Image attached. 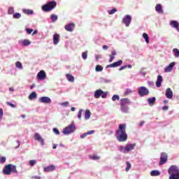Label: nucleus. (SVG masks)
<instances>
[{
    "instance_id": "obj_14",
    "label": "nucleus",
    "mask_w": 179,
    "mask_h": 179,
    "mask_svg": "<svg viewBox=\"0 0 179 179\" xmlns=\"http://www.w3.org/2000/svg\"><path fill=\"white\" fill-rule=\"evenodd\" d=\"M34 139L35 141H38V142H40L41 145L42 146L44 145V139L40 136L38 133H36L34 135Z\"/></svg>"
},
{
    "instance_id": "obj_39",
    "label": "nucleus",
    "mask_w": 179,
    "mask_h": 179,
    "mask_svg": "<svg viewBox=\"0 0 179 179\" xmlns=\"http://www.w3.org/2000/svg\"><path fill=\"white\" fill-rule=\"evenodd\" d=\"M8 15H13L15 13V10L13 9V7H10L8 10Z\"/></svg>"
},
{
    "instance_id": "obj_38",
    "label": "nucleus",
    "mask_w": 179,
    "mask_h": 179,
    "mask_svg": "<svg viewBox=\"0 0 179 179\" xmlns=\"http://www.w3.org/2000/svg\"><path fill=\"white\" fill-rule=\"evenodd\" d=\"M22 17V15L19 13H16L13 15V19H20Z\"/></svg>"
},
{
    "instance_id": "obj_23",
    "label": "nucleus",
    "mask_w": 179,
    "mask_h": 179,
    "mask_svg": "<svg viewBox=\"0 0 179 179\" xmlns=\"http://www.w3.org/2000/svg\"><path fill=\"white\" fill-rule=\"evenodd\" d=\"M171 26L174 29H178L179 23L177 21L173 20V21H171Z\"/></svg>"
},
{
    "instance_id": "obj_27",
    "label": "nucleus",
    "mask_w": 179,
    "mask_h": 179,
    "mask_svg": "<svg viewBox=\"0 0 179 179\" xmlns=\"http://www.w3.org/2000/svg\"><path fill=\"white\" fill-rule=\"evenodd\" d=\"M66 79L69 82H75V78L71 74H66Z\"/></svg>"
},
{
    "instance_id": "obj_36",
    "label": "nucleus",
    "mask_w": 179,
    "mask_h": 179,
    "mask_svg": "<svg viewBox=\"0 0 179 179\" xmlns=\"http://www.w3.org/2000/svg\"><path fill=\"white\" fill-rule=\"evenodd\" d=\"M95 71L96 72H101V71H103V67L101 65H96Z\"/></svg>"
},
{
    "instance_id": "obj_17",
    "label": "nucleus",
    "mask_w": 179,
    "mask_h": 179,
    "mask_svg": "<svg viewBox=\"0 0 179 179\" xmlns=\"http://www.w3.org/2000/svg\"><path fill=\"white\" fill-rule=\"evenodd\" d=\"M155 10L156 12H157V13H160L161 15H163L164 13V11L163 10V7L160 3L156 5Z\"/></svg>"
},
{
    "instance_id": "obj_52",
    "label": "nucleus",
    "mask_w": 179,
    "mask_h": 179,
    "mask_svg": "<svg viewBox=\"0 0 179 179\" xmlns=\"http://www.w3.org/2000/svg\"><path fill=\"white\" fill-rule=\"evenodd\" d=\"M61 106L63 107H68V106H69V102H63L61 103Z\"/></svg>"
},
{
    "instance_id": "obj_44",
    "label": "nucleus",
    "mask_w": 179,
    "mask_h": 179,
    "mask_svg": "<svg viewBox=\"0 0 179 179\" xmlns=\"http://www.w3.org/2000/svg\"><path fill=\"white\" fill-rule=\"evenodd\" d=\"M6 162V157H1L0 158V164H3Z\"/></svg>"
},
{
    "instance_id": "obj_35",
    "label": "nucleus",
    "mask_w": 179,
    "mask_h": 179,
    "mask_svg": "<svg viewBox=\"0 0 179 179\" xmlns=\"http://www.w3.org/2000/svg\"><path fill=\"white\" fill-rule=\"evenodd\" d=\"M90 159L92 160H100V157H99V155H97L96 154H94V155L90 157Z\"/></svg>"
},
{
    "instance_id": "obj_37",
    "label": "nucleus",
    "mask_w": 179,
    "mask_h": 179,
    "mask_svg": "<svg viewBox=\"0 0 179 179\" xmlns=\"http://www.w3.org/2000/svg\"><path fill=\"white\" fill-rule=\"evenodd\" d=\"M127 167H126V171H129V169H131V167H132V165L129 162H126Z\"/></svg>"
},
{
    "instance_id": "obj_48",
    "label": "nucleus",
    "mask_w": 179,
    "mask_h": 179,
    "mask_svg": "<svg viewBox=\"0 0 179 179\" xmlns=\"http://www.w3.org/2000/svg\"><path fill=\"white\" fill-rule=\"evenodd\" d=\"M7 106H10V107H12V108H16V105L10 103V102H6Z\"/></svg>"
},
{
    "instance_id": "obj_26",
    "label": "nucleus",
    "mask_w": 179,
    "mask_h": 179,
    "mask_svg": "<svg viewBox=\"0 0 179 179\" xmlns=\"http://www.w3.org/2000/svg\"><path fill=\"white\" fill-rule=\"evenodd\" d=\"M29 100H34V99H37V94L36 92H33L30 94L28 97Z\"/></svg>"
},
{
    "instance_id": "obj_46",
    "label": "nucleus",
    "mask_w": 179,
    "mask_h": 179,
    "mask_svg": "<svg viewBox=\"0 0 179 179\" xmlns=\"http://www.w3.org/2000/svg\"><path fill=\"white\" fill-rule=\"evenodd\" d=\"M132 93V90L130 89H127L126 92H124L125 96H128V94H131Z\"/></svg>"
},
{
    "instance_id": "obj_22",
    "label": "nucleus",
    "mask_w": 179,
    "mask_h": 179,
    "mask_svg": "<svg viewBox=\"0 0 179 179\" xmlns=\"http://www.w3.org/2000/svg\"><path fill=\"white\" fill-rule=\"evenodd\" d=\"M102 93L103 91L101 90H98L95 92L94 97H95V99H100Z\"/></svg>"
},
{
    "instance_id": "obj_29",
    "label": "nucleus",
    "mask_w": 179,
    "mask_h": 179,
    "mask_svg": "<svg viewBox=\"0 0 179 179\" xmlns=\"http://www.w3.org/2000/svg\"><path fill=\"white\" fill-rule=\"evenodd\" d=\"M150 176H152V177H156L157 176H160V172L159 171H152L150 173Z\"/></svg>"
},
{
    "instance_id": "obj_12",
    "label": "nucleus",
    "mask_w": 179,
    "mask_h": 179,
    "mask_svg": "<svg viewBox=\"0 0 179 179\" xmlns=\"http://www.w3.org/2000/svg\"><path fill=\"white\" fill-rule=\"evenodd\" d=\"M40 103H43L45 104H51V99L48 96H42L39 99Z\"/></svg>"
},
{
    "instance_id": "obj_60",
    "label": "nucleus",
    "mask_w": 179,
    "mask_h": 179,
    "mask_svg": "<svg viewBox=\"0 0 179 179\" xmlns=\"http://www.w3.org/2000/svg\"><path fill=\"white\" fill-rule=\"evenodd\" d=\"M113 55V56H115V55H117V50H113V51H112V52H111V55Z\"/></svg>"
},
{
    "instance_id": "obj_21",
    "label": "nucleus",
    "mask_w": 179,
    "mask_h": 179,
    "mask_svg": "<svg viewBox=\"0 0 179 179\" xmlns=\"http://www.w3.org/2000/svg\"><path fill=\"white\" fill-rule=\"evenodd\" d=\"M59 43V35L58 34H55L53 36V44L57 45Z\"/></svg>"
},
{
    "instance_id": "obj_24",
    "label": "nucleus",
    "mask_w": 179,
    "mask_h": 179,
    "mask_svg": "<svg viewBox=\"0 0 179 179\" xmlns=\"http://www.w3.org/2000/svg\"><path fill=\"white\" fill-rule=\"evenodd\" d=\"M148 101L150 106H153L156 103V97L148 98Z\"/></svg>"
},
{
    "instance_id": "obj_34",
    "label": "nucleus",
    "mask_w": 179,
    "mask_h": 179,
    "mask_svg": "<svg viewBox=\"0 0 179 179\" xmlns=\"http://www.w3.org/2000/svg\"><path fill=\"white\" fill-rule=\"evenodd\" d=\"M143 38H145V42L147 43V44H149V35H148V34H146V33H143Z\"/></svg>"
},
{
    "instance_id": "obj_13",
    "label": "nucleus",
    "mask_w": 179,
    "mask_h": 179,
    "mask_svg": "<svg viewBox=\"0 0 179 179\" xmlns=\"http://www.w3.org/2000/svg\"><path fill=\"white\" fill-rule=\"evenodd\" d=\"M120 65H122V60H119L117 62H115L111 64H108L106 68H117V66H120Z\"/></svg>"
},
{
    "instance_id": "obj_15",
    "label": "nucleus",
    "mask_w": 179,
    "mask_h": 179,
    "mask_svg": "<svg viewBox=\"0 0 179 179\" xmlns=\"http://www.w3.org/2000/svg\"><path fill=\"white\" fill-rule=\"evenodd\" d=\"M131 104V101L128 98L120 99V106H128Z\"/></svg>"
},
{
    "instance_id": "obj_43",
    "label": "nucleus",
    "mask_w": 179,
    "mask_h": 179,
    "mask_svg": "<svg viewBox=\"0 0 179 179\" xmlns=\"http://www.w3.org/2000/svg\"><path fill=\"white\" fill-rule=\"evenodd\" d=\"M82 57L83 59H87V51L82 53Z\"/></svg>"
},
{
    "instance_id": "obj_45",
    "label": "nucleus",
    "mask_w": 179,
    "mask_h": 179,
    "mask_svg": "<svg viewBox=\"0 0 179 179\" xmlns=\"http://www.w3.org/2000/svg\"><path fill=\"white\" fill-rule=\"evenodd\" d=\"M113 101H115L116 100H120V96L118 95H113L112 97Z\"/></svg>"
},
{
    "instance_id": "obj_53",
    "label": "nucleus",
    "mask_w": 179,
    "mask_h": 179,
    "mask_svg": "<svg viewBox=\"0 0 179 179\" xmlns=\"http://www.w3.org/2000/svg\"><path fill=\"white\" fill-rule=\"evenodd\" d=\"M53 132L56 134V135H59V130H58L57 128L53 129Z\"/></svg>"
},
{
    "instance_id": "obj_33",
    "label": "nucleus",
    "mask_w": 179,
    "mask_h": 179,
    "mask_svg": "<svg viewBox=\"0 0 179 179\" xmlns=\"http://www.w3.org/2000/svg\"><path fill=\"white\" fill-rule=\"evenodd\" d=\"M15 66L18 69H23V65L22 64V62H16Z\"/></svg>"
},
{
    "instance_id": "obj_59",
    "label": "nucleus",
    "mask_w": 179,
    "mask_h": 179,
    "mask_svg": "<svg viewBox=\"0 0 179 179\" xmlns=\"http://www.w3.org/2000/svg\"><path fill=\"white\" fill-rule=\"evenodd\" d=\"M124 149H125V148H124L123 146H120L119 147V150L120 152H122V153H124Z\"/></svg>"
},
{
    "instance_id": "obj_62",
    "label": "nucleus",
    "mask_w": 179,
    "mask_h": 179,
    "mask_svg": "<svg viewBox=\"0 0 179 179\" xmlns=\"http://www.w3.org/2000/svg\"><path fill=\"white\" fill-rule=\"evenodd\" d=\"M103 50H108V46L107 45H103Z\"/></svg>"
},
{
    "instance_id": "obj_9",
    "label": "nucleus",
    "mask_w": 179,
    "mask_h": 179,
    "mask_svg": "<svg viewBox=\"0 0 179 179\" xmlns=\"http://www.w3.org/2000/svg\"><path fill=\"white\" fill-rule=\"evenodd\" d=\"M135 146H136V143L127 144L124 147L123 153H129V152H131V150H134V149H135Z\"/></svg>"
},
{
    "instance_id": "obj_54",
    "label": "nucleus",
    "mask_w": 179,
    "mask_h": 179,
    "mask_svg": "<svg viewBox=\"0 0 179 179\" xmlns=\"http://www.w3.org/2000/svg\"><path fill=\"white\" fill-rule=\"evenodd\" d=\"M94 134V130H90L87 132V135H93Z\"/></svg>"
},
{
    "instance_id": "obj_40",
    "label": "nucleus",
    "mask_w": 179,
    "mask_h": 179,
    "mask_svg": "<svg viewBox=\"0 0 179 179\" xmlns=\"http://www.w3.org/2000/svg\"><path fill=\"white\" fill-rule=\"evenodd\" d=\"M117 12V8H113L112 10H108V15H114Z\"/></svg>"
},
{
    "instance_id": "obj_58",
    "label": "nucleus",
    "mask_w": 179,
    "mask_h": 179,
    "mask_svg": "<svg viewBox=\"0 0 179 179\" xmlns=\"http://www.w3.org/2000/svg\"><path fill=\"white\" fill-rule=\"evenodd\" d=\"M127 66H122L119 69V71H123V69H127Z\"/></svg>"
},
{
    "instance_id": "obj_25",
    "label": "nucleus",
    "mask_w": 179,
    "mask_h": 179,
    "mask_svg": "<svg viewBox=\"0 0 179 179\" xmlns=\"http://www.w3.org/2000/svg\"><path fill=\"white\" fill-rule=\"evenodd\" d=\"M92 115V112L89 110V109H87L85 113V120H89Z\"/></svg>"
},
{
    "instance_id": "obj_16",
    "label": "nucleus",
    "mask_w": 179,
    "mask_h": 179,
    "mask_svg": "<svg viewBox=\"0 0 179 179\" xmlns=\"http://www.w3.org/2000/svg\"><path fill=\"white\" fill-rule=\"evenodd\" d=\"M165 96L167 99H173V91L170 88H167L166 90Z\"/></svg>"
},
{
    "instance_id": "obj_63",
    "label": "nucleus",
    "mask_w": 179,
    "mask_h": 179,
    "mask_svg": "<svg viewBox=\"0 0 179 179\" xmlns=\"http://www.w3.org/2000/svg\"><path fill=\"white\" fill-rule=\"evenodd\" d=\"M143 124H145V122H141L139 123V127H143Z\"/></svg>"
},
{
    "instance_id": "obj_32",
    "label": "nucleus",
    "mask_w": 179,
    "mask_h": 179,
    "mask_svg": "<svg viewBox=\"0 0 179 179\" xmlns=\"http://www.w3.org/2000/svg\"><path fill=\"white\" fill-rule=\"evenodd\" d=\"M173 52H174V57H176V58H179V50L177 48H174L173 50Z\"/></svg>"
},
{
    "instance_id": "obj_50",
    "label": "nucleus",
    "mask_w": 179,
    "mask_h": 179,
    "mask_svg": "<svg viewBox=\"0 0 179 179\" xmlns=\"http://www.w3.org/2000/svg\"><path fill=\"white\" fill-rule=\"evenodd\" d=\"M3 117V110L2 108H0V121L2 120V117Z\"/></svg>"
},
{
    "instance_id": "obj_57",
    "label": "nucleus",
    "mask_w": 179,
    "mask_h": 179,
    "mask_svg": "<svg viewBox=\"0 0 179 179\" xmlns=\"http://www.w3.org/2000/svg\"><path fill=\"white\" fill-rule=\"evenodd\" d=\"M162 110H163V111H167V110H169V106H163Z\"/></svg>"
},
{
    "instance_id": "obj_4",
    "label": "nucleus",
    "mask_w": 179,
    "mask_h": 179,
    "mask_svg": "<svg viewBox=\"0 0 179 179\" xmlns=\"http://www.w3.org/2000/svg\"><path fill=\"white\" fill-rule=\"evenodd\" d=\"M55 8H57V3L55 1H49L42 6V10L43 12H51Z\"/></svg>"
},
{
    "instance_id": "obj_5",
    "label": "nucleus",
    "mask_w": 179,
    "mask_h": 179,
    "mask_svg": "<svg viewBox=\"0 0 179 179\" xmlns=\"http://www.w3.org/2000/svg\"><path fill=\"white\" fill-rule=\"evenodd\" d=\"M76 130V126L75 125V122H73L71 124L69 125L63 129V134L64 135H69V134H72Z\"/></svg>"
},
{
    "instance_id": "obj_18",
    "label": "nucleus",
    "mask_w": 179,
    "mask_h": 179,
    "mask_svg": "<svg viewBox=\"0 0 179 179\" xmlns=\"http://www.w3.org/2000/svg\"><path fill=\"white\" fill-rule=\"evenodd\" d=\"M175 65H176L175 62H171L166 68H165L164 72H171Z\"/></svg>"
},
{
    "instance_id": "obj_55",
    "label": "nucleus",
    "mask_w": 179,
    "mask_h": 179,
    "mask_svg": "<svg viewBox=\"0 0 179 179\" xmlns=\"http://www.w3.org/2000/svg\"><path fill=\"white\" fill-rule=\"evenodd\" d=\"M27 34H31V32L33 31V29H27Z\"/></svg>"
},
{
    "instance_id": "obj_47",
    "label": "nucleus",
    "mask_w": 179,
    "mask_h": 179,
    "mask_svg": "<svg viewBox=\"0 0 179 179\" xmlns=\"http://www.w3.org/2000/svg\"><path fill=\"white\" fill-rule=\"evenodd\" d=\"M82 113H83V110L80 109L79 111H78V118L79 120H80V118H82Z\"/></svg>"
},
{
    "instance_id": "obj_6",
    "label": "nucleus",
    "mask_w": 179,
    "mask_h": 179,
    "mask_svg": "<svg viewBox=\"0 0 179 179\" xmlns=\"http://www.w3.org/2000/svg\"><path fill=\"white\" fill-rule=\"evenodd\" d=\"M167 160H169V155L166 152H162L160 156L159 166H163V164H166V163H167Z\"/></svg>"
},
{
    "instance_id": "obj_8",
    "label": "nucleus",
    "mask_w": 179,
    "mask_h": 179,
    "mask_svg": "<svg viewBox=\"0 0 179 179\" xmlns=\"http://www.w3.org/2000/svg\"><path fill=\"white\" fill-rule=\"evenodd\" d=\"M131 22H132V17L131 15H125L122 19V23L125 24L126 27H129Z\"/></svg>"
},
{
    "instance_id": "obj_19",
    "label": "nucleus",
    "mask_w": 179,
    "mask_h": 179,
    "mask_svg": "<svg viewBox=\"0 0 179 179\" xmlns=\"http://www.w3.org/2000/svg\"><path fill=\"white\" fill-rule=\"evenodd\" d=\"M55 170V166L54 165H51V166H46L43 169V171L45 172V173H48L50 171H54Z\"/></svg>"
},
{
    "instance_id": "obj_61",
    "label": "nucleus",
    "mask_w": 179,
    "mask_h": 179,
    "mask_svg": "<svg viewBox=\"0 0 179 179\" xmlns=\"http://www.w3.org/2000/svg\"><path fill=\"white\" fill-rule=\"evenodd\" d=\"M31 178H35V179H41V177L40 176H32Z\"/></svg>"
},
{
    "instance_id": "obj_42",
    "label": "nucleus",
    "mask_w": 179,
    "mask_h": 179,
    "mask_svg": "<svg viewBox=\"0 0 179 179\" xmlns=\"http://www.w3.org/2000/svg\"><path fill=\"white\" fill-rule=\"evenodd\" d=\"M37 163V162L35 159H31L29 161V166H31V167H33V166H34V164H36Z\"/></svg>"
},
{
    "instance_id": "obj_20",
    "label": "nucleus",
    "mask_w": 179,
    "mask_h": 179,
    "mask_svg": "<svg viewBox=\"0 0 179 179\" xmlns=\"http://www.w3.org/2000/svg\"><path fill=\"white\" fill-rule=\"evenodd\" d=\"M162 82H163V77H162V76L159 75L157 76V80L156 81L157 87H160V86H162Z\"/></svg>"
},
{
    "instance_id": "obj_3",
    "label": "nucleus",
    "mask_w": 179,
    "mask_h": 179,
    "mask_svg": "<svg viewBox=\"0 0 179 179\" xmlns=\"http://www.w3.org/2000/svg\"><path fill=\"white\" fill-rule=\"evenodd\" d=\"M12 173H17V169H16V166L8 164L4 166L3 169V173L5 176H10Z\"/></svg>"
},
{
    "instance_id": "obj_51",
    "label": "nucleus",
    "mask_w": 179,
    "mask_h": 179,
    "mask_svg": "<svg viewBox=\"0 0 179 179\" xmlns=\"http://www.w3.org/2000/svg\"><path fill=\"white\" fill-rule=\"evenodd\" d=\"M110 59H109V62H113V61H114V58H115V56H113V55H110Z\"/></svg>"
},
{
    "instance_id": "obj_30",
    "label": "nucleus",
    "mask_w": 179,
    "mask_h": 179,
    "mask_svg": "<svg viewBox=\"0 0 179 179\" xmlns=\"http://www.w3.org/2000/svg\"><path fill=\"white\" fill-rule=\"evenodd\" d=\"M120 108L122 113H128L129 108L127 106H125V105L120 106Z\"/></svg>"
},
{
    "instance_id": "obj_49",
    "label": "nucleus",
    "mask_w": 179,
    "mask_h": 179,
    "mask_svg": "<svg viewBox=\"0 0 179 179\" xmlns=\"http://www.w3.org/2000/svg\"><path fill=\"white\" fill-rule=\"evenodd\" d=\"M107 94H108L107 92H104L103 91V93L101 94V98H102V99H106V98L107 97Z\"/></svg>"
},
{
    "instance_id": "obj_31",
    "label": "nucleus",
    "mask_w": 179,
    "mask_h": 179,
    "mask_svg": "<svg viewBox=\"0 0 179 179\" xmlns=\"http://www.w3.org/2000/svg\"><path fill=\"white\" fill-rule=\"evenodd\" d=\"M31 43L30 42V41L27 40V39H24L23 41H22V45L24 47H26L27 45H30Z\"/></svg>"
},
{
    "instance_id": "obj_10",
    "label": "nucleus",
    "mask_w": 179,
    "mask_h": 179,
    "mask_svg": "<svg viewBox=\"0 0 179 179\" xmlns=\"http://www.w3.org/2000/svg\"><path fill=\"white\" fill-rule=\"evenodd\" d=\"M75 26H76L75 23L71 22V23H69V24L65 25L64 29H65V30H66V31L72 32V31H73V30L75 29Z\"/></svg>"
},
{
    "instance_id": "obj_2",
    "label": "nucleus",
    "mask_w": 179,
    "mask_h": 179,
    "mask_svg": "<svg viewBox=\"0 0 179 179\" xmlns=\"http://www.w3.org/2000/svg\"><path fill=\"white\" fill-rule=\"evenodd\" d=\"M169 179H179V168L176 165H172L168 169Z\"/></svg>"
},
{
    "instance_id": "obj_1",
    "label": "nucleus",
    "mask_w": 179,
    "mask_h": 179,
    "mask_svg": "<svg viewBox=\"0 0 179 179\" xmlns=\"http://www.w3.org/2000/svg\"><path fill=\"white\" fill-rule=\"evenodd\" d=\"M115 136L118 142H127L128 134H127V125L125 124H119V128L116 131Z\"/></svg>"
},
{
    "instance_id": "obj_41",
    "label": "nucleus",
    "mask_w": 179,
    "mask_h": 179,
    "mask_svg": "<svg viewBox=\"0 0 179 179\" xmlns=\"http://www.w3.org/2000/svg\"><path fill=\"white\" fill-rule=\"evenodd\" d=\"M50 17H51L52 22H57V20H58L57 15H52Z\"/></svg>"
},
{
    "instance_id": "obj_11",
    "label": "nucleus",
    "mask_w": 179,
    "mask_h": 179,
    "mask_svg": "<svg viewBox=\"0 0 179 179\" xmlns=\"http://www.w3.org/2000/svg\"><path fill=\"white\" fill-rule=\"evenodd\" d=\"M37 78L39 80H44L47 78V74H45V71L43 70L39 71L37 74Z\"/></svg>"
},
{
    "instance_id": "obj_28",
    "label": "nucleus",
    "mask_w": 179,
    "mask_h": 179,
    "mask_svg": "<svg viewBox=\"0 0 179 179\" xmlns=\"http://www.w3.org/2000/svg\"><path fill=\"white\" fill-rule=\"evenodd\" d=\"M23 13H25V15H33L34 13V11L33 10H29V9H24L22 10Z\"/></svg>"
},
{
    "instance_id": "obj_64",
    "label": "nucleus",
    "mask_w": 179,
    "mask_h": 179,
    "mask_svg": "<svg viewBox=\"0 0 179 179\" xmlns=\"http://www.w3.org/2000/svg\"><path fill=\"white\" fill-rule=\"evenodd\" d=\"M57 146H58L57 144H54L52 146V149H57Z\"/></svg>"
},
{
    "instance_id": "obj_7",
    "label": "nucleus",
    "mask_w": 179,
    "mask_h": 179,
    "mask_svg": "<svg viewBox=\"0 0 179 179\" xmlns=\"http://www.w3.org/2000/svg\"><path fill=\"white\" fill-rule=\"evenodd\" d=\"M138 94L141 97H143V96H148L149 94V90L145 87H141L138 89Z\"/></svg>"
},
{
    "instance_id": "obj_56",
    "label": "nucleus",
    "mask_w": 179,
    "mask_h": 179,
    "mask_svg": "<svg viewBox=\"0 0 179 179\" xmlns=\"http://www.w3.org/2000/svg\"><path fill=\"white\" fill-rule=\"evenodd\" d=\"M87 136V133H84L83 135L80 136L81 139H84V138H86Z\"/></svg>"
}]
</instances>
